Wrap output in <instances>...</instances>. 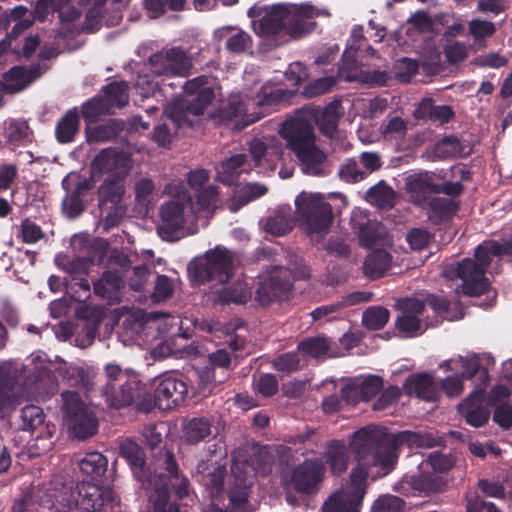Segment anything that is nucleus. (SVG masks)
Here are the masks:
<instances>
[{
    "label": "nucleus",
    "instance_id": "1",
    "mask_svg": "<svg viewBox=\"0 0 512 512\" xmlns=\"http://www.w3.org/2000/svg\"><path fill=\"white\" fill-rule=\"evenodd\" d=\"M248 16L258 36L275 38L276 46H280L291 39L310 34L317 27L315 18L330 17L331 13L326 8H318L307 2L293 6L255 4L248 10Z\"/></svg>",
    "mask_w": 512,
    "mask_h": 512
},
{
    "label": "nucleus",
    "instance_id": "2",
    "mask_svg": "<svg viewBox=\"0 0 512 512\" xmlns=\"http://www.w3.org/2000/svg\"><path fill=\"white\" fill-rule=\"evenodd\" d=\"M512 257V236L503 242L484 240L476 246L474 259L464 258L444 268L443 275L449 279L462 280L461 290L465 296L476 297L488 292L490 281L486 277L492 257Z\"/></svg>",
    "mask_w": 512,
    "mask_h": 512
},
{
    "label": "nucleus",
    "instance_id": "3",
    "mask_svg": "<svg viewBox=\"0 0 512 512\" xmlns=\"http://www.w3.org/2000/svg\"><path fill=\"white\" fill-rule=\"evenodd\" d=\"M311 113L304 107L296 110L281 124L280 135L299 160L304 174L322 176L325 174L326 155L316 144Z\"/></svg>",
    "mask_w": 512,
    "mask_h": 512
},
{
    "label": "nucleus",
    "instance_id": "4",
    "mask_svg": "<svg viewBox=\"0 0 512 512\" xmlns=\"http://www.w3.org/2000/svg\"><path fill=\"white\" fill-rule=\"evenodd\" d=\"M368 438L379 445L377 464L386 472H392L396 468L404 447L412 449L445 446V433L435 429L391 432L385 426L376 425L373 435Z\"/></svg>",
    "mask_w": 512,
    "mask_h": 512
},
{
    "label": "nucleus",
    "instance_id": "5",
    "mask_svg": "<svg viewBox=\"0 0 512 512\" xmlns=\"http://www.w3.org/2000/svg\"><path fill=\"white\" fill-rule=\"evenodd\" d=\"M182 87V98L169 104L165 113L177 128L193 129L199 124L196 118L204 114L215 93L210 85V77L206 75L187 80Z\"/></svg>",
    "mask_w": 512,
    "mask_h": 512
},
{
    "label": "nucleus",
    "instance_id": "6",
    "mask_svg": "<svg viewBox=\"0 0 512 512\" xmlns=\"http://www.w3.org/2000/svg\"><path fill=\"white\" fill-rule=\"evenodd\" d=\"M164 469L167 474H161L153 480L154 487L150 489L148 499L151 512H187L181 509L178 501L189 494V481L179 475V467L172 451H164Z\"/></svg>",
    "mask_w": 512,
    "mask_h": 512
},
{
    "label": "nucleus",
    "instance_id": "7",
    "mask_svg": "<svg viewBox=\"0 0 512 512\" xmlns=\"http://www.w3.org/2000/svg\"><path fill=\"white\" fill-rule=\"evenodd\" d=\"M375 430L376 425L370 424L358 429L350 436V449L358 463L350 473L351 487L345 491L361 502L366 494L367 478L371 467L378 468L382 476L391 473L386 472L381 465L377 464L379 445L368 438L373 435Z\"/></svg>",
    "mask_w": 512,
    "mask_h": 512
},
{
    "label": "nucleus",
    "instance_id": "8",
    "mask_svg": "<svg viewBox=\"0 0 512 512\" xmlns=\"http://www.w3.org/2000/svg\"><path fill=\"white\" fill-rule=\"evenodd\" d=\"M104 372L106 381L101 388V395L107 407L120 410L134 406L138 412V402L146 394L145 383L116 364H107Z\"/></svg>",
    "mask_w": 512,
    "mask_h": 512
},
{
    "label": "nucleus",
    "instance_id": "9",
    "mask_svg": "<svg viewBox=\"0 0 512 512\" xmlns=\"http://www.w3.org/2000/svg\"><path fill=\"white\" fill-rule=\"evenodd\" d=\"M299 227L313 242L322 241L334 220L332 206L321 194L300 193L295 199Z\"/></svg>",
    "mask_w": 512,
    "mask_h": 512
},
{
    "label": "nucleus",
    "instance_id": "10",
    "mask_svg": "<svg viewBox=\"0 0 512 512\" xmlns=\"http://www.w3.org/2000/svg\"><path fill=\"white\" fill-rule=\"evenodd\" d=\"M291 268L276 266L275 271L266 279L259 282L255 291V300L262 306L267 307L274 301L286 297L291 291L294 279H308L310 271L304 264L302 258L294 256L290 258Z\"/></svg>",
    "mask_w": 512,
    "mask_h": 512
},
{
    "label": "nucleus",
    "instance_id": "11",
    "mask_svg": "<svg viewBox=\"0 0 512 512\" xmlns=\"http://www.w3.org/2000/svg\"><path fill=\"white\" fill-rule=\"evenodd\" d=\"M119 504V497L110 487L82 481L62 496L61 506L69 512H108Z\"/></svg>",
    "mask_w": 512,
    "mask_h": 512
},
{
    "label": "nucleus",
    "instance_id": "12",
    "mask_svg": "<svg viewBox=\"0 0 512 512\" xmlns=\"http://www.w3.org/2000/svg\"><path fill=\"white\" fill-rule=\"evenodd\" d=\"M235 271L234 258L227 248L216 247L197 257L188 265L190 278L196 284L215 281L227 283Z\"/></svg>",
    "mask_w": 512,
    "mask_h": 512
},
{
    "label": "nucleus",
    "instance_id": "13",
    "mask_svg": "<svg viewBox=\"0 0 512 512\" xmlns=\"http://www.w3.org/2000/svg\"><path fill=\"white\" fill-rule=\"evenodd\" d=\"M188 398L187 383L173 375L163 376L154 393L146 391L138 402V413L149 414L155 409L159 412H170L184 405Z\"/></svg>",
    "mask_w": 512,
    "mask_h": 512
},
{
    "label": "nucleus",
    "instance_id": "14",
    "mask_svg": "<svg viewBox=\"0 0 512 512\" xmlns=\"http://www.w3.org/2000/svg\"><path fill=\"white\" fill-rule=\"evenodd\" d=\"M283 96L284 92L281 89L271 90L269 93L264 92L255 102L259 111L252 113H246V105L239 97H231L227 104L218 110L216 117L220 123L225 125L235 122L234 127L240 130L262 119L267 113L266 107L277 105Z\"/></svg>",
    "mask_w": 512,
    "mask_h": 512
},
{
    "label": "nucleus",
    "instance_id": "15",
    "mask_svg": "<svg viewBox=\"0 0 512 512\" xmlns=\"http://www.w3.org/2000/svg\"><path fill=\"white\" fill-rule=\"evenodd\" d=\"M93 166L101 172L109 173L97 190L99 206L102 207L107 203L113 206L118 205L125 194L127 172L123 170L113 172L116 157L107 150H102L94 158Z\"/></svg>",
    "mask_w": 512,
    "mask_h": 512
},
{
    "label": "nucleus",
    "instance_id": "16",
    "mask_svg": "<svg viewBox=\"0 0 512 512\" xmlns=\"http://www.w3.org/2000/svg\"><path fill=\"white\" fill-rule=\"evenodd\" d=\"M151 72L159 76L187 77L193 68V61L181 46H175L152 54L149 57Z\"/></svg>",
    "mask_w": 512,
    "mask_h": 512
},
{
    "label": "nucleus",
    "instance_id": "17",
    "mask_svg": "<svg viewBox=\"0 0 512 512\" xmlns=\"http://www.w3.org/2000/svg\"><path fill=\"white\" fill-rule=\"evenodd\" d=\"M394 308L400 313L395 327L404 337L413 338L424 333L421 316L425 311V302L416 297H403L396 300Z\"/></svg>",
    "mask_w": 512,
    "mask_h": 512
},
{
    "label": "nucleus",
    "instance_id": "18",
    "mask_svg": "<svg viewBox=\"0 0 512 512\" xmlns=\"http://www.w3.org/2000/svg\"><path fill=\"white\" fill-rule=\"evenodd\" d=\"M275 457L270 452L268 446H261L255 449L252 454L243 449H237L232 453L231 466L241 463L239 466L240 475L245 476L248 480L254 482V478L259 476H267L271 473Z\"/></svg>",
    "mask_w": 512,
    "mask_h": 512
},
{
    "label": "nucleus",
    "instance_id": "19",
    "mask_svg": "<svg viewBox=\"0 0 512 512\" xmlns=\"http://www.w3.org/2000/svg\"><path fill=\"white\" fill-rule=\"evenodd\" d=\"M325 470L321 459H305L292 470L291 484L293 489L303 495L315 494L320 488Z\"/></svg>",
    "mask_w": 512,
    "mask_h": 512
},
{
    "label": "nucleus",
    "instance_id": "20",
    "mask_svg": "<svg viewBox=\"0 0 512 512\" xmlns=\"http://www.w3.org/2000/svg\"><path fill=\"white\" fill-rule=\"evenodd\" d=\"M402 389L407 396L432 404L431 411H434L441 399L439 382L428 372L410 374L405 379Z\"/></svg>",
    "mask_w": 512,
    "mask_h": 512
},
{
    "label": "nucleus",
    "instance_id": "21",
    "mask_svg": "<svg viewBox=\"0 0 512 512\" xmlns=\"http://www.w3.org/2000/svg\"><path fill=\"white\" fill-rule=\"evenodd\" d=\"M241 463L230 467L229 483L226 490L228 499L227 509L230 512H251L250 495L252 492V480L240 475Z\"/></svg>",
    "mask_w": 512,
    "mask_h": 512
},
{
    "label": "nucleus",
    "instance_id": "22",
    "mask_svg": "<svg viewBox=\"0 0 512 512\" xmlns=\"http://www.w3.org/2000/svg\"><path fill=\"white\" fill-rule=\"evenodd\" d=\"M188 205L179 201H169L161 206V224L158 226V235L165 241L178 240L179 233L186 223V209Z\"/></svg>",
    "mask_w": 512,
    "mask_h": 512
},
{
    "label": "nucleus",
    "instance_id": "23",
    "mask_svg": "<svg viewBox=\"0 0 512 512\" xmlns=\"http://www.w3.org/2000/svg\"><path fill=\"white\" fill-rule=\"evenodd\" d=\"M120 456L129 464L134 476L149 490L154 487L153 480L162 473L152 474L146 465L145 452L135 441L126 438L119 443Z\"/></svg>",
    "mask_w": 512,
    "mask_h": 512
},
{
    "label": "nucleus",
    "instance_id": "24",
    "mask_svg": "<svg viewBox=\"0 0 512 512\" xmlns=\"http://www.w3.org/2000/svg\"><path fill=\"white\" fill-rule=\"evenodd\" d=\"M303 107L305 110H311V114L313 115L311 121L318 126L322 135L331 139L335 137L339 120L342 116L340 100L335 99L324 107L314 105H306Z\"/></svg>",
    "mask_w": 512,
    "mask_h": 512
},
{
    "label": "nucleus",
    "instance_id": "25",
    "mask_svg": "<svg viewBox=\"0 0 512 512\" xmlns=\"http://www.w3.org/2000/svg\"><path fill=\"white\" fill-rule=\"evenodd\" d=\"M462 372L459 374L463 379H474L477 387L485 388L490 382V375L487 365L493 364V358L486 354H472L470 356H459L457 361Z\"/></svg>",
    "mask_w": 512,
    "mask_h": 512
},
{
    "label": "nucleus",
    "instance_id": "26",
    "mask_svg": "<svg viewBox=\"0 0 512 512\" xmlns=\"http://www.w3.org/2000/svg\"><path fill=\"white\" fill-rule=\"evenodd\" d=\"M40 75L39 64H33L29 69L20 65L13 66L2 74V91L10 94L21 92Z\"/></svg>",
    "mask_w": 512,
    "mask_h": 512
},
{
    "label": "nucleus",
    "instance_id": "27",
    "mask_svg": "<svg viewBox=\"0 0 512 512\" xmlns=\"http://www.w3.org/2000/svg\"><path fill=\"white\" fill-rule=\"evenodd\" d=\"M251 165L245 154H235L221 161L216 170V180L226 186H237L239 177L249 173Z\"/></svg>",
    "mask_w": 512,
    "mask_h": 512
},
{
    "label": "nucleus",
    "instance_id": "28",
    "mask_svg": "<svg viewBox=\"0 0 512 512\" xmlns=\"http://www.w3.org/2000/svg\"><path fill=\"white\" fill-rule=\"evenodd\" d=\"M94 188L92 177H79L74 189L62 201V209L68 218L74 219L85 211L83 198Z\"/></svg>",
    "mask_w": 512,
    "mask_h": 512
},
{
    "label": "nucleus",
    "instance_id": "29",
    "mask_svg": "<svg viewBox=\"0 0 512 512\" xmlns=\"http://www.w3.org/2000/svg\"><path fill=\"white\" fill-rule=\"evenodd\" d=\"M249 153L255 168L274 171L276 163L282 157L279 145H267L265 142L254 139L249 143Z\"/></svg>",
    "mask_w": 512,
    "mask_h": 512
},
{
    "label": "nucleus",
    "instance_id": "30",
    "mask_svg": "<svg viewBox=\"0 0 512 512\" xmlns=\"http://www.w3.org/2000/svg\"><path fill=\"white\" fill-rule=\"evenodd\" d=\"M424 463L419 465V471L411 476H406L407 483L413 490L424 494L439 493L446 489L447 481L434 471H425Z\"/></svg>",
    "mask_w": 512,
    "mask_h": 512
},
{
    "label": "nucleus",
    "instance_id": "31",
    "mask_svg": "<svg viewBox=\"0 0 512 512\" xmlns=\"http://www.w3.org/2000/svg\"><path fill=\"white\" fill-rule=\"evenodd\" d=\"M414 115L419 120H429L443 125L450 122L455 113L449 105H435L432 98H424L418 104Z\"/></svg>",
    "mask_w": 512,
    "mask_h": 512
},
{
    "label": "nucleus",
    "instance_id": "32",
    "mask_svg": "<svg viewBox=\"0 0 512 512\" xmlns=\"http://www.w3.org/2000/svg\"><path fill=\"white\" fill-rule=\"evenodd\" d=\"M124 285L121 274L118 271H104L101 277L93 282L94 294L109 301L119 300L120 292Z\"/></svg>",
    "mask_w": 512,
    "mask_h": 512
},
{
    "label": "nucleus",
    "instance_id": "33",
    "mask_svg": "<svg viewBox=\"0 0 512 512\" xmlns=\"http://www.w3.org/2000/svg\"><path fill=\"white\" fill-rule=\"evenodd\" d=\"M427 204L430 209L429 219L435 225L450 222L460 210V201L445 197H433Z\"/></svg>",
    "mask_w": 512,
    "mask_h": 512
},
{
    "label": "nucleus",
    "instance_id": "34",
    "mask_svg": "<svg viewBox=\"0 0 512 512\" xmlns=\"http://www.w3.org/2000/svg\"><path fill=\"white\" fill-rule=\"evenodd\" d=\"M80 131V112L73 107L58 120L55 127V138L60 144H68L75 141Z\"/></svg>",
    "mask_w": 512,
    "mask_h": 512
},
{
    "label": "nucleus",
    "instance_id": "35",
    "mask_svg": "<svg viewBox=\"0 0 512 512\" xmlns=\"http://www.w3.org/2000/svg\"><path fill=\"white\" fill-rule=\"evenodd\" d=\"M68 438L85 441L97 434L99 429L98 418H63Z\"/></svg>",
    "mask_w": 512,
    "mask_h": 512
},
{
    "label": "nucleus",
    "instance_id": "36",
    "mask_svg": "<svg viewBox=\"0 0 512 512\" xmlns=\"http://www.w3.org/2000/svg\"><path fill=\"white\" fill-rule=\"evenodd\" d=\"M464 145L456 135H446L432 147L430 158L433 161H443L463 157Z\"/></svg>",
    "mask_w": 512,
    "mask_h": 512
},
{
    "label": "nucleus",
    "instance_id": "37",
    "mask_svg": "<svg viewBox=\"0 0 512 512\" xmlns=\"http://www.w3.org/2000/svg\"><path fill=\"white\" fill-rule=\"evenodd\" d=\"M434 187L435 183L427 173L410 176L407 181V190L412 202L417 206L429 202L430 196L434 194Z\"/></svg>",
    "mask_w": 512,
    "mask_h": 512
},
{
    "label": "nucleus",
    "instance_id": "38",
    "mask_svg": "<svg viewBox=\"0 0 512 512\" xmlns=\"http://www.w3.org/2000/svg\"><path fill=\"white\" fill-rule=\"evenodd\" d=\"M392 256L384 249H376L367 255L363 263V272L369 279L383 277L391 268Z\"/></svg>",
    "mask_w": 512,
    "mask_h": 512
},
{
    "label": "nucleus",
    "instance_id": "39",
    "mask_svg": "<svg viewBox=\"0 0 512 512\" xmlns=\"http://www.w3.org/2000/svg\"><path fill=\"white\" fill-rule=\"evenodd\" d=\"M325 462L334 474H341L348 467L349 454L343 441L331 440L326 444L324 452Z\"/></svg>",
    "mask_w": 512,
    "mask_h": 512
},
{
    "label": "nucleus",
    "instance_id": "40",
    "mask_svg": "<svg viewBox=\"0 0 512 512\" xmlns=\"http://www.w3.org/2000/svg\"><path fill=\"white\" fill-rule=\"evenodd\" d=\"M80 472L93 481L100 480L108 468V459L98 451L88 452L78 462Z\"/></svg>",
    "mask_w": 512,
    "mask_h": 512
},
{
    "label": "nucleus",
    "instance_id": "41",
    "mask_svg": "<svg viewBox=\"0 0 512 512\" xmlns=\"http://www.w3.org/2000/svg\"><path fill=\"white\" fill-rule=\"evenodd\" d=\"M266 186L258 183H247L233 191L230 198L229 209L232 212H237L243 206L251 201H254L267 193Z\"/></svg>",
    "mask_w": 512,
    "mask_h": 512
},
{
    "label": "nucleus",
    "instance_id": "42",
    "mask_svg": "<svg viewBox=\"0 0 512 512\" xmlns=\"http://www.w3.org/2000/svg\"><path fill=\"white\" fill-rule=\"evenodd\" d=\"M361 504L345 490H337L323 503L321 512H359Z\"/></svg>",
    "mask_w": 512,
    "mask_h": 512
},
{
    "label": "nucleus",
    "instance_id": "43",
    "mask_svg": "<svg viewBox=\"0 0 512 512\" xmlns=\"http://www.w3.org/2000/svg\"><path fill=\"white\" fill-rule=\"evenodd\" d=\"M33 131L27 121L13 119L4 128V138L14 146H23L33 140Z\"/></svg>",
    "mask_w": 512,
    "mask_h": 512
},
{
    "label": "nucleus",
    "instance_id": "44",
    "mask_svg": "<svg viewBox=\"0 0 512 512\" xmlns=\"http://www.w3.org/2000/svg\"><path fill=\"white\" fill-rule=\"evenodd\" d=\"M209 366H207L200 373V381L203 384L208 383H221V379H217L215 375L216 368L228 369L231 364V356L225 349H218L217 351L208 355Z\"/></svg>",
    "mask_w": 512,
    "mask_h": 512
},
{
    "label": "nucleus",
    "instance_id": "45",
    "mask_svg": "<svg viewBox=\"0 0 512 512\" xmlns=\"http://www.w3.org/2000/svg\"><path fill=\"white\" fill-rule=\"evenodd\" d=\"M225 37V48L232 54H243L252 50L253 39L251 35L243 30L227 28L221 32Z\"/></svg>",
    "mask_w": 512,
    "mask_h": 512
},
{
    "label": "nucleus",
    "instance_id": "46",
    "mask_svg": "<svg viewBox=\"0 0 512 512\" xmlns=\"http://www.w3.org/2000/svg\"><path fill=\"white\" fill-rule=\"evenodd\" d=\"M103 100L109 110L122 108L129 101L128 84L125 81H112L102 88Z\"/></svg>",
    "mask_w": 512,
    "mask_h": 512
},
{
    "label": "nucleus",
    "instance_id": "47",
    "mask_svg": "<svg viewBox=\"0 0 512 512\" xmlns=\"http://www.w3.org/2000/svg\"><path fill=\"white\" fill-rule=\"evenodd\" d=\"M211 434L208 418H190L183 426V438L186 443L197 444Z\"/></svg>",
    "mask_w": 512,
    "mask_h": 512
},
{
    "label": "nucleus",
    "instance_id": "48",
    "mask_svg": "<svg viewBox=\"0 0 512 512\" xmlns=\"http://www.w3.org/2000/svg\"><path fill=\"white\" fill-rule=\"evenodd\" d=\"M218 300L223 304H245L252 296V290L245 282L237 281L218 291Z\"/></svg>",
    "mask_w": 512,
    "mask_h": 512
},
{
    "label": "nucleus",
    "instance_id": "49",
    "mask_svg": "<svg viewBox=\"0 0 512 512\" xmlns=\"http://www.w3.org/2000/svg\"><path fill=\"white\" fill-rule=\"evenodd\" d=\"M88 6L82 31L91 33L99 30L102 25L103 10L107 0H85Z\"/></svg>",
    "mask_w": 512,
    "mask_h": 512
},
{
    "label": "nucleus",
    "instance_id": "50",
    "mask_svg": "<svg viewBox=\"0 0 512 512\" xmlns=\"http://www.w3.org/2000/svg\"><path fill=\"white\" fill-rule=\"evenodd\" d=\"M361 246L371 248L382 239L381 224L376 221L367 220L366 223H359L354 227Z\"/></svg>",
    "mask_w": 512,
    "mask_h": 512
},
{
    "label": "nucleus",
    "instance_id": "51",
    "mask_svg": "<svg viewBox=\"0 0 512 512\" xmlns=\"http://www.w3.org/2000/svg\"><path fill=\"white\" fill-rule=\"evenodd\" d=\"M19 427L24 431H29L36 438H51L55 434L56 427L46 418H20Z\"/></svg>",
    "mask_w": 512,
    "mask_h": 512
},
{
    "label": "nucleus",
    "instance_id": "52",
    "mask_svg": "<svg viewBox=\"0 0 512 512\" xmlns=\"http://www.w3.org/2000/svg\"><path fill=\"white\" fill-rule=\"evenodd\" d=\"M56 264L59 268H61L67 274H69L72 277V279H76L88 275V270L90 265L92 264V261L83 257L70 259L66 256H58L56 258Z\"/></svg>",
    "mask_w": 512,
    "mask_h": 512
},
{
    "label": "nucleus",
    "instance_id": "53",
    "mask_svg": "<svg viewBox=\"0 0 512 512\" xmlns=\"http://www.w3.org/2000/svg\"><path fill=\"white\" fill-rule=\"evenodd\" d=\"M484 401V388L477 387L470 393L458 406L460 416H484L482 414V405Z\"/></svg>",
    "mask_w": 512,
    "mask_h": 512
},
{
    "label": "nucleus",
    "instance_id": "54",
    "mask_svg": "<svg viewBox=\"0 0 512 512\" xmlns=\"http://www.w3.org/2000/svg\"><path fill=\"white\" fill-rule=\"evenodd\" d=\"M389 310L383 306L367 308L362 315V323L368 330H380L389 321Z\"/></svg>",
    "mask_w": 512,
    "mask_h": 512
},
{
    "label": "nucleus",
    "instance_id": "55",
    "mask_svg": "<svg viewBox=\"0 0 512 512\" xmlns=\"http://www.w3.org/2000/svg\"><path fill=\"white\" fill-rule=\"evenodd\" d=\"M61 398L64 416H89L86 404L77 391H64L61 393Z\"/></svg>",
    "mask_w": 512,
    "mask_h": 512
},
{
    "label": "nucleus",
    "instance_id": "56",
    "mask_svg": "<svg viewBox=\"0 0 512 512\" xmlns=\"http://www.w3.org/2000/svg\"><path fill=\"white\" fill-rule=\"evenodd\" d=\"M403 393V389L396 385H389L386 388L383 387L377 399L372 404V410L381 412L395 406Z\"/></svg>",
    "mask_w": 512,
    "mask_h": 512
},
{
    "label": "nucleus",
    "instance_id": "57",
    "mask_svg": "<svg viewBox=\"0 0 512 512\" xmlns=\"http://www.w3.org/2000/svg\"><path fill=\"white\" fill-rule=\"evenodd\" d=\"M81 113L86 122L94 123L101 115L109 114L111 111L102 96H95L82 105Z\"/></svg>",
    "mask_w": 512,
    "mask_h": 512
},
{
    "label": "nucleus",
    "instance_id": "58",
    "mask_svg": "<svg viewBox=\"0 0 512 512\" xmlns=\"http://www.w3.org/2000/svg\"><path fill=\"white\" fill-rule=\"evenodd\" d=\"M358 386L362 402H369L383 389L384 380L381 376L370 374L358 380Z\"/></svg>",
    "mask_w": 512,
    "mask_h": 512
},
{
    "label": "nucleus",
    "instance_id": "59",
    "mask_svg": "<svg viewBox=\"0 0 512 512\" xmlns=\"http://www.w3.org/2000/svg\"><path fill=\"white\" fill-rule=\"evenodd\" d=\"M124 128L123 122L115 119L95 127L90 137L96 142H107L116 138Z\"/></svg>",
    "mask_w": 512,
    "mask_h": 512
},
{
    "label": "nucleus",
    "instance_id": "60",
    "mask_svg": "<svg viewBox=\"0 0 512 512\" xmlns=\"http://www.w3.org/2000/svg\"><path fill=\"white\" fill-rule=\"evenodd\" d=\"M298 350L312 357H319L328 352L329 342L322 336L310 337L298 343Z\"/></svg>",
    "mask_w": 512,
    "mask_h": 512
},
{
    "label": "nucleus",
    "instance_id": "61",
    "mask_svg": "<svg viewBox=\"0 0 512 512\" xmlns=\"http://www.w3.org/2000/svg\"><path fill=\"white\" fill-rule=\"evenodd\" d=\"M455 462L456 457L452 453L432 452L428 455L425 464L438 474L449 471L455 465Z\"/></svg>",
    "mask_w": 512,
    "mask_h": 512
},
{
    "label": "nucleus",
    "instance_id": "62",
    "mask_svg": "<svg viewBox=\"0 0 512 512\" xmlns=\"http://www.w3.org/2000/svg\"><path fill=\"white\" fill-rule=\"evenodd\" d=\"M186 0H145V7L155 17L165 14L167 11H181Z\"/></svg>",
    "mask_w": 512,
    "mask_h": 512
},
{
    "label": "nucleus",
    "instance_id": "63",
    "mask_svg": "<svg viewBox=\"0 0 512 512\" xmlns=\"http://www.w3.org/2000/svg\"><path fill=\"white\" fill-rule=\"evenodd\" d=\"M169 433V424L164 421L147 425L143 430V436L151 449L158 447L162 441L163 436Z\"/></svg>",
    "mask_w": 512,
    "mask_h": 512
},
{
    "label": "nucleus",
    "instance_id": "64",
    "mask_svg": "<svg viewBox=\"0 0 512 512\" xmlns=\"http://www.w3.org/2000/svg\"><path fill=\"white\" fill-rule=\"evenodd\" d=\"M265 231L273 236L280 237L288 234L292 228L291 220L284 215L270 216L264 225Z\"/></svg>",
    "mask_w": 512,
    "mask_h": 512
}]
</instances>
